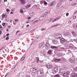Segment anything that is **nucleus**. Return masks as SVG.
<instances>
[{
	"label": "nucleus",
	"instance_id": "nucleus-1",
	"mask_svg": "<svg viewBox=\"0 0 77 77\" xmlns=\"http://www.w3.org/2000/svg\"><path fill=\"white\" fill-rule=\"evenodd\" d=\"M36 73L37 76L38 77H42L44 75V71H43L42 69L37 71Z\"/></svg>",
	"mask_w": 77,
	"mask_h": 77
},
{
	"label": "nucleus",
	"instance_id": "nucleus-2",
	"mask_svg": "<svg viewBox=\"0 0 77 77\" xmlns=\"http://www.w3.org/2000/svg\"><path fill=\"white\" fill-rule=\"evenodd\" d=\"M60 40V43L62 44H64L66 42V40L63 38H61Z\"/></svg>",
	"mask_w": 77,
	"mask_h": 77
},
{
	"label": "nucleus",
	"instance_id": "nucleus-3",
	"mask_svg": "<svg viewBox=\"0 0 77 77\" xmlns=\"http://www.w3.org/2000/svg\"><path fill=\"white\" fill-rule=\"evenodd\" d=\"M68 46L71 50H74V48H76V47H74V46L71 43L69 44Z\"/></svg>",
	"mask_w": 77,
	"mask_h": 77
},
{
	"label": "nucleus",
	"instance_id": "nucleus-4",
	"mask_svg": "<svg viewBox=\"0 0 77 77\" xmlns=\"http://www.w3.org/2000/svg\"><path fill=\"white\" fill-rule=\"evenodd\" d=\"M69 62H71V63H75V57H73L71 58H70Z\"/></svg>",
	"mask_w": 77,
	"mask_h": 77
},
{
	"label": "nucleus",
	"instance_id": "nucleus-5",
	"mask_svg": "<svg viewBox=\"0 0 77 77\" xmlns=\"http://www.w3.org/2000/svg\"><path fill=\"white\" fill-rule=\"evenodd\" d=\"M69 74V72H66L62 74L63 77H68V75Z\"/></svg>",
	"mask_w": 77,
	"mask_h": 77
},
{
	"label": "nucleus",
	"instance_id": "nucleus-6",
	"mask_svg": "<svg viewBox=\"0 0 77 77\" xmlns=\"http://www.w3.org/2000/svg\"><path fill=\"white\" fill-rule=\"evenodd\" d=\"M37 69L35 67L31 68L30 69L31 72H33V73H35V72L37 71Z\"/></svg>",
	"mask_w": 77,
	"mask_h": 77
},
{
	"label": "nucleus",
	"instance_id": "nucleus-7",
	"mask_svg": "<svg viewBox=\"0 0 77 77\" xmlns=\"http://www.w3.org/2000/svg\"><path fill=\"white\" fill-rule=\"evenodd\" d=\"M45 48H46V50L50 49V45L49 44V43H46L45 45Z\"/></svg>",
	"mask_w": 77,
	"mask_h": 77
},
{
	"label": "nucleus",
	"instance_id": "nucleus-8",
	"mask_svg": "<svg viewBox=\"0 0 77 77\" xmlns=\"http://www.w3.org/2000/svg\"><path fill=\"white\" fill-rule=\"evenodd\" d=\"M52 42L54 44H57L59 43V42L57 39H54L52 41Z\"/></svg>",
	"mask_w": 77,
	"mask_h": 77
},
{
	"label": "nucleus",
	"instance_id": "nucleus-9",
	"mask_svg": "<svg viewBox=\"0 0 77 77\" xmlns=\"http://www.w3.org/2000/svg\"><path fill=\"white\" fill-rule=\"evenodd\" d=\"M57 70H58V68L57 67H55L52 69V71L54 73H56L57 72Z\"/></svg>",
	"mask_w": 77,
	"mask_h": 77
},
{
	"label": "nucleus",
	"instance_id": "nucleus-10",
	"mask_svg": "<svg viewBox=\"0 0 77 77\" xmlns=\"http://www.w3.org/2000/svg\"><path fill=\"white\" fill-rule=\"evenodd\" d=\"M56 38H57L58 39H60V38H62V34H59L57 35H56Z\"/></svg>",
	"mask_w": 77,
	"mask_h": 77
},
{
	"label": "nucleus",
	"instance_id": "nucleus-11",
	"mask_svg": "<svg viewBox=\"0 0 77 77\" xmlns=\"http://www.w3.org/2000/svg\"><path fill=\"white\" fill-rule=\"evenodd\" d=\"M22 5H24L27 0H20Z\"/></svg>",
	"mask_w": 77,
	"mask_h": 77
},
{
	"label": "nucleus",
	"instance_id": "nucleus-12",
	"mask_svg": "<svg viewBox=\"0 0 77 77\" xmlns=\"http://www.w3.org/2000/svg\"><path fill=\"white\" fill-rule=\"evenodd\" d=\"M71 33L75 37V36H77V34H76V33H75V31L73 30L71 31Z\"/></svg>",
	"mask_w": 77,
	"mask_h": 77
},
{
	"label": "nucleus",
	"instance_id": "nucleus-13",
	"mask_svg": "<svg viewBox=\"0 0 77 77\" xmlns=\"http://www.w3.org/2000/svg\"><path fill=\"white\" fill-rule=\"evenodd\" d=\"M64 72V69H63V68H62V69H60L59 73L61 75V74H62L63 73V72Z\"/></svg>",
	"mask_w": 77,
	"mask_h": 77
},
{
	"label": "nucleus",
	"instance_id": "nucleus-14",
	"mask_svg": "<svg viewBox=\"0 0 77 77\" xmlns=\"http://www.w3.org/2000/svg\"><path fill=\"white\" fill-rule=\"evenodd\" d=\"M65 35L66 36L69 37V36H71V33L69 32H66L65 34Z\"/></svg>",
	"mask_w": 77,
	"mask_h": 77
},
{
	"label": "nucleus",
	"instance_id": "nucleus-15",
	"mask_svg": "<svg viewBox=\"0 0 77 77\" xmlns=\"http://www.w3.org/2000/svg\"><path fill=\"white\" fill-rule=\"evenodd\" d=\"M44 45V42H42L38 46L39 47L41 48Z\"/></svg>",
	"mask_w": 77,
	"mask_h": 77
},
{
	"label": "nucleus",
	"instance_id": "nucleus-16",
	"mask_svg": "<svg viewBox=\"0 0 77 77\" xmlns=\"http://www.w3.org/2000/svg\"><path fill=\"white\" fill-rule=\"evenodd\" d=\"M52 52H53V51L52 50H49L48 51V54H51L52 53Z\"/></svg>",
	"mask_w": 77,
	"mask_h": 77
},
{
	"label": "nucleus",
	"instance_id": "nucleus-17",
	"mask_svg": "<svg viewBox=\"0 0 77 77\" xmlns=\"http://www.w3.org/2000/svg\"><path fill=\"white\" fill-rule=\"evenodd\" d=\"M57 55L58 57H61L62 56V54L60 53H57Z\"/></svg>",
	"mask_w": 77,
	"mask_h": 77
},
{
	"label": "nucleus",
	"instance_id": "nucleus-18",
	"mask_svg": "<svg viewBox=\"0 0 77 77\" xmlns=\"http://www.w3.org/2000/svg\"><path fill=\"white\" fill-rule=\"evenodd\" d=\"M64 47H60L58 50L59 51H60L64 50Z\"/></svg>",
	"mask_w": 77,
	"mask_h": 77
},
{
	"label": "nucleus",
	"instance_id": "nucleus-19",
	"mask_svg": "<svg viewBox=\"0 0 77 77\" xmlns=\"http://www.w3.org/2000/svg\"><path fill=\"white\" fill-rule=\"evenodd\" d=\"M56 3V1H54L53 2H52L50 5V6H54V4Z\"/></svg>",
	"mask_w": 77,
	"mask_h": 77
},
{
	"label": "nucleus",
	"instance_id": "nucleus-20",
	"mask_svg": "<svg viewBox=\"0 0 77 77\" xmlns=\"http://www.w3.org/2000/svg\"><path fill=\"white\" fill-rule=\"evenodd\" d=\"M62 59H56L54 60V61L55 62H59V61H60Z\"/></svg>",
	"mask_w": 77,
	"mask_h": 77
},
{
	"label": "nucleus",
	"instance_id": "nucleus-21",
	"mask_svg": "<svg viewBox=\"0 0 77 77\" xmlns=\"http://www.w3.org/2000/svg\"><path fill=\"white\" fill-rule=\"evenodd\" d=\"M51 48L53 49L54 48H57L56 46H51Z\"/></svg>",
	"mask_w": 77,
	"mask_h": 77
},
{
	"label": "nucleus",
	"instance_id": "nucleus-22",
	"mask_svg": "<svg viewBox=\"0 0 77 77\" xmlns=\"http://www.w3.org/2000/svg\"><path fill=\"white\" fill-rule=\"evenodd\" d=\"M39 58L38 57H36L35 60L37 63H38L39 62Z\"/></svg>",
	"mask_w": 77,
	"mask_h": 77
},
{
	"label": "nucleus",
	"instance_id": "nucleus-23",
	"mask_svg": "<svg viewBox=\"0 0 77 77\" xmlns=\"http://www.w3.org/2000/svg\"><path fill=\"white\" fill-rule=\"evenodd\" d=\"M66 54H69V52H70V50H68V49L66 50Z\"/></svg>",
	"mask_w": 77,
	"mask_h": 77
},
{
	"label": "nucleus",
	"instance_id": "nucleus-24",
	"mask_svg": "<svg viewBox=\"0 0 77 77\" xmlns=\"http://www.w3.org/2000/svg\"><path fill=\"white\" fill-rule=\"evenodd\" d=\"M60 5H62V4H60L59 3L57 4V8H58L59 7V6H60Z\"/></svg>",
	"mask_w": 77,
	"mask_h": 77
},
{
	"label": "nucleus",
	"instance_id": "nucleus-25",
	"mask_svg": "<svg viewBox=\"0 0 77 77\" xmlns=\"http://www.w3.org/2000/svg\"><path fill=\"white\" fill-rule=\"evenodd\" d=\"M48 68L50 69V68H53V66H52V65L49 64L48 66Z\"/></svg>",
	"mask_w": 77,
	"mask_h": 77
},
{
	"label": "nucleus",
	"instance_id": "nucleus-26",
	"mask_svg": "<svg viewBox=\"0 0 77 77\" xmlns=\"http://www.w3.org/2000/svg\"><path fill=\"white\" fill-rule=\"evenodd\" d=\"M25 59V56L23 55L22 57L21 58V61H23V60H24V59Z\"/></svg>",
	"mask_w": 77,
	"mask_h": 77
},
{
	"label": "nucleus",
	"instance_id": "nucleus-27",
	"mask_svg": "<svg viewBox=\"0 0 77 77\" xmlns=\"http://www.w3.org/2000/svg\"><path fill=\"white\" fill-rule=\"evenodd\" d=\"M31 5H27L25 7L27 8H29L31 7Z\"/></svg>",
	"mask_w": 77,
	"mask_h": 77
},
{
	"label": "nucleus",
	"instance_id": "nucleus-28",
	"mask_svg": "<svg viewBox=\"0 0 77 77\" xmlns=\"http://www.w3.org/2000/svg\"><path fill=\"white\" fill-rule=\"evenodd\" d=\"M72 76L73 77H77V74L74 73L72 75Z\"/></svg>",
	"mask_w": 77,
	"mask_h": 77
},
{
	"label": "nucleus",
	"instance_id": "nucleus-29",
	"mask_svg": "<svg viewBox=\"0 0 77 77\" xmlns=\"http://www.w3.org/2000/svg\"><path fill=\"white\" fill-rule=\"evenodd\" d=\"M73 25L74 26V27H76L77 29V23H74L73 24Z\"/></svg>",
	"mask_w": 77,
	"mask_h": 77
},
{
	"label": "nucleus",
	"instance_id": "nucleus-30",
	"mask_svg": "<svg viewBox=\"0 0 77 77\" xmlns=\"http://www.w3.org/2000/svg\"><path fill=\"white\" fill-rule=\"evenodd\" d=\"M60 25V24L59 23H58V24H56V25H54V26H51V27H56V26H59Z\"/></svg>",
	"mask_w": 77,
	"mask_h": 77
},
{
	"label": "nucleus",
	"instance_id": "nucleus-31",
	"mask_svg": "<svg viewBox=\"0 0 77 77\" xmlns=\"http://www.w3.org/2000/svg\"><path fill=\"white\" fill-rule=\"evenodd\" d=\"M63 69L64 70V72L67 70V68L66 67H63Z\"/></svg>",
	"mask_w": 77,
	"mask_h": 77
},
{
	"label": "nucleus",
	"instance_id": "nucleus-32",
	"mask_svg": "<svg viewBox=\"0 0 77 77\" xmlns=\"http://www.w3.org/2000/svg\"><path fill=\"white\" fill-rule=\"evenodd\" d=\"M60 76L59 75V74H57L56 75H55L54 77H60Z\"/></svg>",
	"mask_w": 77,
	"mask_h": 77
},
{
	"label": "nucleus",
	"instance_id": "nucleus-33",
	"mask_svg": "<svg viewBox=\"0 0 77 77\" xmlns=\"http://www.w3.org/2000/svg\"><path fill=\"white\" fill-rule=\"evenodd\" d=\"M40 56H44V53L42 52H40Z\"/></svg>",
	"mask_w": 77,
	"mask_h": 77
},
{
	"label": "nucleus",
	"instance_id": "nucleus-34",
	"mask_svg": "<svg viewBox=\"0 0 77 77\" xmlns=\"http://www.w3.org/2000/svg\"><path fill=\"white\" fill-rule=\"evenodd\" d=\"M63 0H60V3H60V4H61V3L62 5V3H63Z\"/></svg>",
	"mask_w": 77,
	"mask_h": 77
},
{
	"label": "nucleus",
	"instance_id": "nucleus-35",
	"mask_svg": "<svg viewBox=\"0 0 77 77\" xmlns=\"http://www.w3.org/2000/svg\"><path fill=\"white\" fill-rule=\"evenodd\" d=\"M49 14H50V13H48V12H46L45 13V15H49Z\"/></svg>",
	"mask_w": 77,
	"mask_h": 77
},
{
	"label": "nucleus",
	"instance_id": "nucleus-36",
	"mask_svg": "<svg viewBox=\"0 0 77 77\" xmlns=\"http://www.w3.org/2000/svg\"><path fill=\"white\" fill-rule=\"evenodd\" d=\"M74 50V51H75V52H77V48L76 47V48H74V49H73Z\"/></svg>",
	"mask_w": 77,
	"mask_h": 77
},
{
	"label": "nucleus",
	"instance_id": "nucleus-37",
	"mask_svg": "<svg viewBox=\"0 0 77 77\" xmlns=\"http://www.w3.org/2000/svg\"><path fill=\"white\" fill-rule=\"evenodd\" d=\"M6 40H7V41H8V39H9V36H7L6 38Z\"/></svg>",
	"mask_w": 77,
	"mask_h": 77
},
{
	"label": "nucleus",
	"instance_id": "nucleus-38",
	"mask_svg": "<svg viewBox=\"0 0 77 77\" xmlns=\"http://www.w3.org/2000/svg\"><path fill=\"white\" fill-rule=\"evenodd\" d=\"M5 15L4 14H3L2 16V18H5Z\"/></svg>",
	"mask_w": 77,
	"mask_h": 77
},
{
	"label": "nucleus",
	"instance_id": "nucleus-39",
	"mask_svg": "<svg viewBox=\"0 0 77 77\" xmlns=\"http://www.w3.org/2000/svg\"><path fill=\"white\" fill-rule=\"evenodd\" d=\"M73 41H74L75 42H77V38L74 39Z\"/></svg>",
	"mask_w": 77,
	"mask_h": 77
},
{
	"label": "nucleus",
	"instance_id": "nucleus-40",
	"mask_svg": "<svg viewBox=\"0 0 77 77\" xmlns=\"http://www.w3.org/2000/svg\"><path fill=\"white\" fill-rule=\"evenodd\" d=\"M20 12L21 13H23V10H22V9H21L20 10Z\"/></svg>",
	"mask_w": 77,
	"mask_h": 77
},
{
	"label": "nucleus",
	"instance_id": "nucleus-41",
	"mask_svg": "<svg viewBox=\"0 0 77 77\" xmlns=\"http://www.w3.org/2000/svg\"><path fill=\"white\" fill-rule=\"evenodd\" d=\"M44 4L45 5H47L48 3H47V2H46L44 1Z\"/></svg>",
	"mask_w": 77,
	"mask_h": 77
},
{
	"label": "nucleus",
	"instance_id": "nucleus-42",
	"mask_svg": "<svg viewBox=\"0 0 77 77\" xmlns=\"http://www.w3.org/2000/svg\"><path fill=\"white\" fill-rule=\"evenodd\" d=\"M2 25L3 26H5V25H6V23H3L2 24Z\"/></svg>",
	"mask_w": 77,
	"mask_h": 77
},
{
	"label": "nucleus",
	"instance_id": "nucleus-43",
	"mask_svg": "<svg viewBox=\"0 0 77 77\" xmlns=\"http://www.w3.org/2000/svg\"><path fill=\"white\" fill-rule=\"evenodd\" d=\"M45 30V29H44V28H42L41 29V30L42 31H43L44 30Z\"/></svg>",
	"mask_w": 77,
	"mask_h": 77
},
{
	"label": "nucleus",
	"instance_id": "nucleus-44",
	"mask_svg": "<svg viewBox=\"0 0 77 77\" xmlns=\"http://www.w3.org/2000/svg\"><path fill=\"white\" fill-rule=\"evenodd\" d=\"M34 73V75H37V73H36V72H35V73Z\"/></svg>",
	"mask_w": 77,
	"mask_h": 77
},
{
	"label": "nucleus",
	"instance_id": "nucleus-45",
	"mask_svg": "<svg viewBox=\"0 0 77 77\" xmlns=\"http://www.w3.org/2000/svg\"><path fill=\"white\" fill-rule=\"evenodd\" d=\"M3 49H5V47H2V48L0 50H3Z\"/></svg>",
	"mask_w": 77,
	"mask_h": 77
},
{
	"label": "nucleus",
	"instance_id": "nucleus-46",
	"mask_svg": "<svg viewBox=\"0 0 77 77\" xmlns=\"http://www.w3.org/2000/svg\"><path fill=\"white\" fill-rule=\"evenodd\" d=\"M11 26H8V29H11Z\"/></svg>",
	"mask_w": 77,
	"mask_h": 77
},
{
	"label": "nucleus",
	"instance_id": "nucleus-47",
	"mask_svg": "<svg viewBox=\"0 0 77 77\" xmlns=\"http://www.w3.org/2000/svg\"><path fill=\"white\" fill-rule=\"evenodd\" d=\"M5 18H7V17H8L7 16V14H5Z\"/></svg>",
	"mask_w": 77,
	"mask_h": 77
},
{
	"label": "nucleus",
	"instance_id": "nucleus-48",
	"mask_svg": "<svg viewBox=\"0 0 77 77\" xmlns=\"http://www.w3.org/2000/svg\"><path fill=\"white\" fill-rule=\"evenodd\" d=\"M6 11L7 12H9V10L8 9H7L6 10Z\"/></svg>",
	"mask_w": 77,
	"mask_h": 77
},
{
	"label": "nucleus",
	"instance_id": "nucleus-49",
	"mask_svg": "<svg viewBox=\"0 0 77 77\" xmlns=\"http://www.w3.org/2000/svg\"><path fill=\"white\" fill-rule=\"evenodd\" d=\"M10 14H14V12L11 11L10 12Z\"/></svg>",
	"mask_w": 77,
	"mask_h": 77
},
{
	"label": "nucleus",
	"instance_id": "nucleus-50",
	"mask_svg": "<svg viewBox=\"0 0 77 77\" xmlns=\"http://www.w3.org/2000/svg\"><path fill=\"white\" fill-rule=\"evenodd\" d=\"M66 16H68L69 15V13H67L66 14Z\"/></svg>",
	"mask_w": 77,
	"mask_h": 77
},
{
	"label": "nucleus",
	"instance_id": "nucleus-51",
	"mask_svg": "<svg viewBox=\"0 0 77 77\" xmlns=\"http://www.w3.org/2000/svg\"><path fill=\"white\" fill-rule=\"evenodd\" d=\"M56 21V20L55 19H54L53 21V23H54V22H55V21Z\"/></svg>",
	"mask_w": 77,
	"mask_h": 77
},
{
	"label": "nucleus",
	"instance_id": "nucleus-52",
	"mask_svg": "<svg viewBox=\"0 0 77 77\" xmlns=\"http://www.w3.org/2000/svg\"><path fill=\"white\" fill-rule=\"evenodd\" d=\"M15 21L16 22H18V21L19 20H18V19H16Z\"/></svg>",
	"mask_w": 77,
	"mask_h": 77
},
{
	"label": "nucleus",
	"instance_id": "nucleus-53",
	"mask_svg": "<svg viewBox=\"0 0 77 77\" xmlns=\"http://www.w3.org/2000/svg\"><path fill=\"white\" fill-rule=\"evenodd\" d=\"M9 33H8L6 35L7 36H9Z\"/></svg>",
	"mask_w": 77,
	"mask_h": 77
},
{
	"label": "nucleus",
	"instance_id": "nucleus-54",
	"mask_svg": "<svg viewBox=\"0 0 77 77\" xmlns=\"http://www.w3.org/2000/svg\"><path fill=\"white\" fill-rule=\"evenodd\" d=\"M2 32L1 30H0V35H2Z\"/></svg>",
	"mask_w": 77,
	"mask_h": 77
},
{
	"label": "nucleus",
	"instance_id": "nucleus-55",
	"mask_svg": "<svg viewBox=\"0 0 77 77\" xmlns=\"http://www.w3.org/2000/svg\"><path fill=\"white\" fill-rule=\"evenodd\" d=\"M30 18H31V17H29L28 18V19L29 20H30Z\"/></svg>",
	"mask_w": 77,
	"mask_h": 77
},
{
	"label": "nucleus",
	"instance_id": "nucleus-56",
	"mask_svg": "<svg viewBox=\"0 0 77 77\" xmlns=\"http://www.w3.org/2000/svg\"><path fill=\"white\" fill-rule=\"evenodd\" d=\"M26 27H29V25L28 24L27 25H26Z\"/></svg>",
	"mask_w": 77,
	"mask_h": 77
},
{
	"label": "nucleus",
	"instance_id": "nucleus-57",
	"mask_svg": "<svg viewBox=\"0 0 77 77\" xmlns=\"http://www.w3.org/2000/svg\"><path fill=\"white\" fill-rule=\"evenodd\" d=\"M13 24H14V25H15V24H16V23H14V22H13Z\"/></svg>",
	"mask_w": 77,
	"mask_h": 77
},
{
	"label": "nucleus",
	"instance_id": "nucleus-58",
	"mask_svg": "<svg viewBox=\"0 0 77 77\" xmlns=\"http://www.w3.org/2000/svg\"><path fill=\"white\" fill-rule=\"evenodd\" d=\"M19 32H20V31H18L16 32V33H19Z\"/></svg>",
	"mask_w": 77,
	"mask_h": 77
},
{
	"label": "nucleus",
	"instance_id": "nucleus-59",
	"mask_svg": "<svg viewBox=\"0 0 77 77\" xmlns=\"http://www.w3.org/2000/svg\"><path fill=\"white\" fill-rule=\"evenodd\" d=\"M2 27V26L1 25H0V29H1Z\"/></svg>",
	"mask_w": 77,
	"mask_h": 77
},
{
	"label": "nucleus",
	"instance_id": "nucleus-60",
	"mask_svg": "<svg viewBox=\"0 0 77 77\" xmlns=\"http://www.w3.org/2000/svg\"><path fill=\"white\" fill-rule=\"evenodd\" d=\"M77 10L76 11H75L74 12V14H76V13H77Z\"/></svg>",
	"mask_w": 77,
	"mask_h": 77
},
{
	"label": "nucleus",
	"instance_id": "nucleus-61",
	"mask_svg": "<svg viewBox=\"0 0 77 77\" xmlns=\"http://www.w3.org/2000/svg\"><path fill=\"white\" fill-rule=\"evenodd\" d=\"M53 18H50V21H52Z\"/></svg>",
	"mask_w": 77,
	"mask_h": 77
},
{
	"label": "nucleus",
	"instance_id": "nucleus-62",
	"mask_svg": "<svg viewBox=\"0 0 77 77\" xmlns=\"http://www.w3.org/2000/svg\"><path fill=\"white\" fill-rule=\"evenodd\" d=\"M75 70L77 71V67L75 68Z\"/></svg>",
	"mask_w": 77,
	"mask_h": 77
},
{
	"label": "nucleus",
	"instance_id": "nucleus-63",
	"mask_svg": "<svg viewBox=\"0 0 77 77\" xmlns=\"http://www.w3.org/2000/svg\"><path fill=\"white\" fill-rule=\"evenodd\" d=\"M58 19H60V18H61V17H60V16L59 17H58Z\"/></svg>",
	"mask_w": 77,
	"mask_h": 77
},
{
	"label": "nucleus",
	"instance_id": "nucleus-64",
	"mask_svg": "<svg viewBox=\"0 0 77 77\" xmlns=\"http://www.w3.org/2000/svg\"><path fill=\"white\" fill-rule=\"evenodd\" d=\"M7 2V0H4V2Z\"/></svg>",
	"mask_w": 77,
	"mask_h": 77
}]
</instances>
